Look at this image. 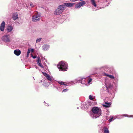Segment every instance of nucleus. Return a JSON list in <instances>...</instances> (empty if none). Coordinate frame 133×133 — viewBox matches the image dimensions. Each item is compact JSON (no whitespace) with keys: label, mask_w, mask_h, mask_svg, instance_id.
<instances>
[{"label":"nucleus","mask_w":133,"mask_h":133,"mask_svg":"<svg viewBox=\"0 0 133 133\" xmlns=\"http://www.w3.org/2000/svg\"><path fill=\"white\" fill-rule=\"evenodd\" d=\"M92 111L93 112V118H96L101 115V110L97 107H94L92 108Z\"/></svg>","instance_id":"obj_1"},{"label":"nucleus","mask_w":133,"mask_h":133,"mask_svg":"<svg viewBox=\"0 0 133 133\" xmlns=\"http://www.w3.org/2000/svg\"><path fill=\"white\" fill-rule=\"evenodd\" d=\"M60 71H65L68 69V65L63 61L60 62L57 66Z\"/></svg>","instance_id":"obj_2"},{"label":"nucleus","mask_w":133,"mask_h":133,"mask_svg":"<svg viewBox=\"0 0 133 133\" xmlns=\"http://www.w3.org/2000/svg\"><path fill=\"white\" fill-rule=\"evenodd\" d=\"M65 10L64 7L63 5H59L58 8L55 11L54 14L56 15H59L61 14Z\"/></svg>","instance_id":"obj_3"},{"label":"nucleus","mask_w":133,"mask_h":133,"mask_svg":"<svg viewBox=\"0 0 133 133\" xmlns=\"http://www.w3.org/2000/svg\"><path fill=\"white\" fill-rule=\"evenodd\" d=\"M40 15L38 13H36L32 16V21L34 22H37L40 20Z\"/></svg>","instance_id":"obj_4"},{"label":"nucleus","mask_w":133,"mask_h":133,"mask_svg":"<svg viewBox=\"0 0 133 133\" xmlns=\"http://www.w3.org/2000/svg\"><path fill=\"white\" fill-rule=\"evenodd\" d=\"M86 3L85 1H83L79 2L75 5V8L76 9L80 8L81 6L84 5Z\"/></svg>","instance_id":"obj_5"},{"label":"nucleus","mask_w":133,"mask_h":133,"mask_svg":"<svg viewBox=\"0 0 133 133\" xmlns=\"http://www.w3.org/2000/svg\"><path fill=\"white\" fill-rule=\"evenodd\" d=\"M2 39L3 41L6 42H9L10 41V38L9 37V35H6L3 36L2 37Z\"/></svg>","instance_id":"obj_6"},{"label":"nucleus","mask_w":133,"mask_h":133,"mask_svg":"<svg viewBox=\"0 0 133 133\" xmlns=\"http://www.w3.org/2000/svg\"><path fill=\"white\" fill-rule=\"evenodd\" d=\"M74 3H64L63 4V6H66L68 7H71L74 5Z\"/></svg>","instance_id":"obj_7"},{"label":"nucleus","mask_w":133,"mask_h":133,"mask_svg":"<svg viewBox=\"0 0 133 133\" xmlns=\"http://www.w3.org/2000/svg\"><path fill=\"white\" fill-rule=\"evenodd\" d=\"M5 25V22L3 21L0 27V30L1 31H3L4 30Z\"/></svg>","instance_id":"obj_8"},{"label":"nucleus","mask_w":133,"mask_h":133,"mask_svg":"<svg viewBox=\"0 0 133 133\" xmlns=\"http://www.w3.org/2000/svg\"><path fill=\"white\" fill-rule=\"evenodd\" d=\"M37 63L38 64V65L39 66H40L42 68H44L43 66L42 65V64L41 63V60L40 58H38L37 59Z\"/></svg>","instance_id":"obj_9"},{"label":"nucleus","mask_w":133,"mask_h":133,"mask_svg":"<svg viewBox=\"0 0 133 133\" xmlns=\"http://www.w3.org/2000/svg\"><path fill=\"white\" fill-rule=\"evenodd\" d=\"M49 48V46L48 45L44 44L42 46L43 50L44 51L48 50Z\"/></svg>","instance_id":"obj_10"},{"label":"nucleus","mask_w":133,"mask_h":133,"mask_svg":"<svg viewBox=\"0 0 133 133\" xmlns=\"http://www.w3.org/2000/svg\"><path fill=\"white\" fill-rule=\"evenodd\" d=\"M14 53L17 56H19L20 54L21 53V51L20 50L18 49H17L15 50L14 51Z\"/></svg>","instance_id":"obj_11"},{"label":"nucleus","mask_w":133,"mask_h":133,"mask_svg":"<svg viewBox=\"0 0 133 133\" xmlns=\"http://www.w3.org/2000/svg\"><path fill=\"white\" fill-rule=\"evenodd\" d=\"M105 104H103V107L105 108H108L110 107L111 104L110 103H108L107 102H105Z\"/></svg>","instance_id":"obj_12"},{"label":"nucleus","mask_w":133,"mask_h":133,"mask_svg":"<svg viewBox=\"0 0 133 133\" xmlns=\"http://www.w3.org/2000/svg\"><path fill=\"white\" fill-rule=\"evenodd\" d=\"M13 29V27L12 26L10 25L8 26L7 28V30L9 32L11 31Z\"/></svg>","instance_id":"obj_13"},{"label":"nucleus","mask_w":133,"mask_h":133,"mask_svg":"<svg viewBox=\"0 0 133 133\" xmlns=\"http://www.w3.org/2000/svg\"><path fill=\"white\" fill-rule=\"evenodd\" d=\"M103 130L104 133H109V131L107 128L106 127H103Z\"/></svg>","instance_id":"obj_14"},{"label":"nucleus","mask_w":133,"mask_h":133,"mask_svg":"<svg viewBox=\"0 0 133 133\" xmlns=\"http://www.w3.org/2000/svg\"><path fill=\"white\" fill-rule=\"evenodd\" d=\"M18 17V15L16 14H14L12 18L14 20L17 19Z\"/></svg>","instance_id":"obj_15"},{"label":"nucleus","mask_w":133,"mask_h":133,"mask_svg":"<svg viewBox=\"0 0 133 133\" xmlns=\"http://www.w3.org/2000/svg\"><path fill=\"white\" fill-rule=\"evenodd\" d=\"M105 75L106 76H107L108 77L110 78L111 79H113L114 78V77L112 75L107 74H105Z\"/></svg>","instance_id":"obj_16"},{"label":"nucleus","mask_w":133,"mask_h":133,"mask_svg":"<svg viewBox=\"0 0 133 133\" xmlns=\"http://www.w3.org/2000/svg\"><path fill=\"white\" fill-rule=\"evenodd\" d=\"M92 3V4L94 5V6L95 7H96L97 5L96 3L95 2L94 0H92V1L91 2Z\"/></svg>","instance_id":"obj_17"},{"label":"nucleus","mask_w":133,"mask_h":133,"mask_svg":"<svg viewBox=\"0 0 133 133\" xmlns=\"http://www.w3.org/2000/svg\"><path fill=\"white\" fill-rule=\"evenodd\" d=\"M46 77L48 80L50 81H51L52 80V78H51L50 76H49V75H48V76H47V77Z\"/></svg>","instance_id":"obj_18"},{"label":"nucleus","mask_w":133,"mask_h":133,"mask_svg":"<svg viewBox=\"0 0 133 133\" xmlns=\"http://www.w3.org/2000/svg\"><path fill=\"white\" fill-rule=\"evenodd\" d=\"M30 49H28V51L27 52V56H26V57H28L29 56V54L30 53Z\"/></svg>","instance_id":"obj_19"},{"label":"nucleus","mask_w":133,"mask_h":133,"mask_svg":"<svg viewBox=\"0 0 133 133\" xmlns=\"http://www.w3.org/2000/svg\"><path fill=\"white\" fill-rule=\"evenodd\" d=\"M89 98L91 100H93L94 99V98L93 97V96H92L91 95H90L89 96Z\"/></svg>","instance_id":"obj_20"},{"label":"nucleus","mask_w":133,"mask_h":133,"mask_svg":"<svg viewBox=\"0 0 133 133\" xmlns=\"http://www.w3.org/2000/svg\"><path fill=\"white\" fill-rule=\"evenodd\" d=\"M92 81V79L91 78H89L88 79V84L90 82H91Z\"/></svg>","instance_id":"obj_21"},{"label":"nucleus","mask_w":133,"mask_h":133,"mask_svg":"<svg viewBox=\"0 0 133 133\" xmlns=\"http://www.w3.org/2000/svg\"><path fill=\"white\" fill-rule=\"evenodd\" d=\"M41 39H42V38H39L37 39L36 40V42L37 43V42H40V41H41Z\"/></svg>","instance_id":"obj_22"},{"label":"nucleus","mask_w":133,"mask_h":133,"mask_svg":"<svg viewBox=\"0 0 133 133\" xmlns=\"http://www.w3.org/2000/svg\"><path fill=\"white\" fill-rule=\"evenodd\" d=\"M59 84L61 85L64 84V83L62 81H60L58 82Z\"/></svg>","instance_id":"obj_23"},{"label":"nucleus","mask_w":133,"mask_h":133,"mask_svg":"<svg viewBox=\"0 0 133 133\" xmlns=\"http://www.w3.org/2000/svg\"><path fill=\"white\" fill-rule=\"evenodd\" d=\"M43 75L45 77H47V76H48V74L47 73H45V72L43 73Z\"/></svg>","instance_id":"obj_24"},{"label":"nucleus","mask_w":133,"mask_h":133,"mask_svg":"<svg viewBox=\"0 0 133 133\" xmlns=\"http://www.w3.org/2000/svg\"><path fill=\"white\" fill-rule=\"evenodd\" d=\"M68 90V89H64L62 91V92H66V91H67Z\"/></svg>","instance_id":"obj_25"},{"label":"nucleus","mask_w":133,"mask_h":133,"mask_svg":"<svg viewBox=\"0 0 133 133\" xmlns=\"http://www.w3.org/2000/svg\"><path fill=\"white\" fill-rule=\"evenodd\" d=\"M30 6L32 7H34V5L32 4V3H30Z\"/></svg>","instance_id":"obj_26"},{"label":"nucleus","mask_w":133,"mask_h":133,"mask_svg":"<svg viewBox=\"0 0 133 133\" xmlns=\"http://www.w3.org/2000/svg\"><path fill=\"white\" fill-rule=\"evenodd\" d=\"M31 55H32V57L33 58H36V56H32V54H31Z\"/></svg>","instance_id":"obj_27"},{"label":"nucleus","mask_w":133,"mask_h":133,"mask_svg":"<svg viewBox=\"0 0 133 133\" xmlns=\"http://www.w3.org/2000/svg\"><path fill=\"white\" fill-rule=\"evenodd\" d=\"M30 52H34V50L33 49H31V50L30 49Z\"/></svg>","instance_id":"obj_28"},{"label":"nucleus","mask_w":133,"mask_h":133,"mask_svg":"<svg viewBox=\"0 0 133 133\" xmlns=\"http://www.w3.org/2000/svg\"><path fill=\"white\" fill-rule=\"evenodd\" d=\"M113 118H110V119H109V121L110 122H111L112 121V119H113Z\"/></svg>","instance_id":"obj_29"},{"label":"nucleus","mask_w":133,"mask_h":133,"mask_svg":"<svg viewBox=\"0 0 133 133\" xmlns=\"http://www.w3.org/2000/svg\"><path fill=\"white\" fill-rule=\"evenodd\" d=\"M70 0L72 2H75L77 1V0Z\"/></svg>","instance_id":"obj_30"},{"label":"nucleus","mask_w":133,"mask_h":133,"mask_svg":"<svg viewBox=\"0 0 133 133\" xmlns=\"http://www.w3.org/2000/svg\"><path fill=\"white\" fill-rule=\"evenodd\" d=\"M110 88V87H107V89H108V88Z\"/></svg>","instance_id":"obj_31"},{"label":"nucleus","mask_w":133,"mask_h":133,"mask_svg":"<svg viewBox=\"0 0 133 133\" xmlns=\"http://www.w3.org/2000/svg\"><path fill=\"white\" fill-rule=\"evenodd\" d=\"M64 85H65V86H66V85H66V84H64Z\"/></svg>","instance_id":"obj_32"}]
</instances>
